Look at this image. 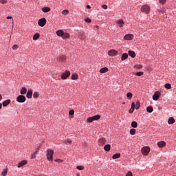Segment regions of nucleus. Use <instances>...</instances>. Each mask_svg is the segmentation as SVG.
Returning <instances> with one entry per match:
<instances>
[{"label":"nucleus","mask_w":176,"mask_h":176,"mask_svg":"<svg viewBox=\"0 0 176 176\" xmlns=\"http://www.w3.org/2000/svg\"><path fill=\"white\" fill-rule=\"evenodd\" d=\"M53 155H54V151L53 150H47V159L49 162H53Z\"/></svg>","instance_id":"nucleus-1"},{"label":"nucleus","mask_w":176,"mask_h":176,"mask_svg":"<svg viewBox=\"0 0 176 176\" xmlns=\"http://www.w3.org/2000/svg\"><path fill=\"white\" fill-rule=\"evenodd\" d=\"M141 10L143 13H145L146 14H149L151 12V7L148 5H144L142 6Z\"/></svg>","instance_id":"nucleus-2"},{"label":"nucleus","mask_w":176,"mask_h":176,"mask_svg":"<svg viewBox=\"0 0 176 176\" xmlns=\"http://www.w3.org/2000/svg\"><path fill=\"white\" fill-rule=\"evenodd\" d=\"M149 152H151V148L148 146H145L142 148V155H144V156H148Z\"/></svg>","instance_id":"nucleus-3"},{"label":"nucleus","mask_w":176,"mask_h":176,"mask_svg":"<svg viewBox=\"0 0 176 176\" xmlns=\"http://www.w3.org/2000/svg\"><path fill=\"white\" fill-rule=\"evenodd\" d=\"M38 24L40 27H45L46 25V19L42 18L38 20Z\"/></svg>","instance_id":"nucleus-4"},{"label":"nucleus","mask_w":176,"mask_h":176,"mask_svg":"<svg viewBox=\"0 0 176 176\" xmlns=\"http://www.w3.org/2000/svg\"><path fill=\"white\" fill-rule=\"evenodd\" d=\"M69 75H71V72H69L68 70H66L65 73L62 74L61 79L65 80L69 76Z\"/></svg>","instance_id":"nucleus-5"},{"label":"nucleus","mask_w":176,"mask_h":176,"mask_svg":"<svg viewBox=\"0 0 176 176\" xmlns=\"http://www.w3.org/2000/svg\"><path fill=\"white\" fill-rule=\"evenodd\" d=\"M16 101L18 102H25V96L23 95H19L16 98Z\"/></svg>","instance_id":"nucleus-6"},{"label":"nucleus","mask_w":176,"mask_h":176,"mask_svg":"<svg viewBox=\"0 0 176 176\" xmlns=\"http://www.w3.org/2000/svg\"><path fill=\"white\" fill-rule=\"evenodd\" d=\"M106 143H107V139H105V138H101L98 140V145L100 146H103V145H105Z\"/></svg>","instance_id":"nucleus-7"},{"label":"nucleus","mask_w":176,"mask_h":176,"mask_svg":"<svg viewBox=\"0 0 176 176\" xmlns=\"http://www.w3.org/2000/svg\"><path fill=\"white\" fill-rule=\"evenodd\" d=\"M118 53V51H116V50H110L108 52V54L109 56H110V57H113L115 56H117Z\"/></svg>","instance_id":"nucleus-8"},{"label":"nucleus","mask_w":176,"mask_h":176,"mask_svg":"<svg viewBox=\"0 0 176 176\" xmlns=\"http://www.w3.org/2000/svg\"><path fill=\"white\" fill-rule=\"evenodd\" d=\"M161 94L160 91H155L154 95L153 96V100H154V101H157V100H159V98H160Z\"/></svg>","instance_id":"nucleus-9"},{"label":"nucleus","mask_w":176,"mask_h":176,"mask_svg":"<svg viewBox=\"0 0 176 176\" xmlns=\"http://www.w3.org/2000/svg\"><path fill=\"white\" fill-rule=\"evenodd\" d=\"M124 39H125V41H131L132 39H134V35L131 34H126L124 36Z\"/></svg>","instance_id":"nucleus-10"},{"label":"nucleus","mask_w":176,"mask_h":176,"mask_svg":"<svg viewBox=\"0 0 176 176\" xmlns=\"http://www.w3.org/2000/svg\"><path fill=\"white\" fill-rule=\"evenodd\" d=\"M67 60V56L65 55H62L58 58V61L59 63H65V60Z\"/></svg>","instance_id":"nucleus-11"},{"label":"nucleus","mask_w":176,"mask_h":176,"mask_svg":"<svg viewBox=\"0 0 176 176\" xmlns=\"http://www.w3.org/2000/svg\"><path fill=\"white\" fill-rule=\"evenodd\" d=\"M157 145L159 148H164V146H166V142L164 141L158 142Z\"/></svg>","instance_id":"nucleus-12"},{"label":"nucleus","mask_w":176,"mask_h":176,"mask_svg":"<svg viewBox=\"0 0 176 176\" xmlns=\"http://www.w3.org/2000/svg\"><path fill=\"white\" fill-rule=\"evenodd\" d=\"M27 164V160H23L18 164V168L23 167V166H25Z\"/></svg>","instance_id":"nucleus-13"},{"label":"nucleus","mask_w":176,"mask_h":176,"mask_svg":"<svg viewBox=\"0 0 176 176\" xmlns=\"http://www.w3.org/2000/svg\"><path fill=\"white\" fill-rule=\"evenodd\" d=\"M117 24L118 27L122 28L123 25H124V21H123L122 19H119L117 21Z\"/></svg>","instance_id":"nucleus-14"},{"label":"nucleus","mask_w":176,"mask_h":176,"mask_svg":"<svg viewBox=\"0 0 176 176\" xmlns=\"http://www.w3.org/2000/svg\"><path fill=\"white\" fill-rule=\"evenodd\" d=\"M128 58H129V54L127 53H124L122 55L121 60L124 61V60H127Z\"/></svg>","instance_id":"nucleus-15"},{"label":"nucleus","mask_w":176,"mask_h":176,"mask_svg":"<svg viewBox=\"0 0 176 176\" xmlns=\"http://www.w3.org/2000/svg\"><path fill=\"white\" fill-rule=\"evenodd\" d=\"M168 124H174L175 123V120L173 117H170L168 120Z\"/></svg>","instance_id":"nucleus-16"},{"label":"nucleus","mask_w":176,"mask_h":176,"mask_svg":"<svg viewBox=\"0 0 176 176\" xmlns=\"http://www.w3.org/2000/svg\"><path fill=\"white\" fill-rule=\"evenodd\" d=\"M128 54L129 56H130V57H132V58H134L135 57V52L134 51L129 50L128 52Z\"/></svg>","instance_id":"nucleus-17"},{"label":"nucleus","mask_w":176,"mask_h":176,"mask_svg":"<svg viewBox=\"0 0 176 176\" xmlns=\"http://www.w3.org/2000/svg\"><path fill=\"white\" fill-rule=\"evenodd\" d=\"M109 71V69L107 67H103L100 69V74H105L106 72H108Z\"/></svg>","instance_id":"nucleus-18"},{"label":"nucleus","mask_w":176,"mask_h":176,"mask_svg":"<svg viewBox=\"0 0 176 176\" xmlns=\"http://www.w3.org/2000/svg\"><path fill=\"white\" fill-rule=\"evenodd\" d=\"M27 98H32V91L28 90L26 94Z\"/></svg>","instance_id":"nucleus-19"},{"label":"nucleus","mask_w":176,"mask_h":176,"mask_svg":"<svg viewBox=\"0 0 176 176\" xmlns=\"http://www.w3.org/2000/svg\"><path fill=\"white\" fill-rule=\"evenodd\" d=\"M10 102H11L10 99H8V100L3 101V107H8V105L9 104H10Z\"/></svg>","instance_id":"nucleus-20"},{"label":"nucleus","mask_w":176,"mask_h":176,"mask_svg":"<svg viewBox=\"0 0 176 176\" xmlns=\"http://www.w3.org/2000/svg\"><path fill=\"white\" fill-rule=\"evenodd\" d=\"M104 149L106 151V152H109V151H111V144H106L104 146Z\"/></svg>","instance_id":"nucleus-21"},{"label":"nucleus","mask_w":176,"mask_h":176,"mask_svg":"<svg viewBox=\"0 0 176 176\" xmlns=\"http://www.w3.org/2000/svg\"><path fill=\"white\" fill-rule=\"evenodd\" d=\"M56 35H58V36H62L63 35H64V31L59 30L58 31H56Z\"/></svg>","instance_id":"nucleus-22"},{"label":"nucleus","mask_w":176,"mask_h":176,"mask_svg":"<svg viewBox=\"0 0 176 176\" xmlns=\"http://www.w3.org/2000/svg\"><path fill=\"white\" fill-rule=\"evenodd\" d=\"M146 111L148 112V113H152V112H153V107L151 106L147 107Z\"/></svg>","instance_id":"nucleus-23"},{"label":"nucleus","mask_w":176,"mask_h":176,"mask_svg":"<svg viewBox=\"0 0 176 176\" xmlns=\"http://www.w3.org/2000/svg\"><path fill=\"white\" fill-rule=\"evenodd\" d=\"M42 10L44 12V13H47V12H50V8L44 7L42 8Z\"/></svg>","instance_id":"nucleus-24"},{"label":"nucleus","mask_w":176,"mask_h":176,"mask_svg":"<svg viewBox=\"0 0 176 176\" xmlns=\"http://www.w3.org/2000/svg\"><path fill=\"white\" fill-rule=\"evenodd\" d=\"M63 39H68L69 38V34L68 33H63L62 36Z\"/></svg>","instance_id":"nucleus-25"},{"label":"nucleus","mask_w":176,"mask_h":176,"mask_svg":"<svg viewBox=\"0 0 176 176\" xmlns=\"http://www.w3.org/2000/svg\"><path fill=\"white\" fill-rule=\"evenodd\" d=\"M131 126L135 129L138 126V123H137L135 121H133L131 122Z\"/></svg>","instance_id":"nucleus-26"},{"label":"nucleus","mask_w":176,"mask_h":176,"mask_svg":"<svg viewBox=\"0 0 176 176\" xmlns=\"http://www.w3.org/2000/svg\"><path fill=\"white\" fill-rule=\"evenodd\" d=\"M37 39H39V33H36L33 36V41H36Z\"/></svg>","instance_id":"nucleus-27"},{"label":"nucleus","mask_w":176,"mask_h":176,"mask_svg":"<svg viewBox=\"0 0 176 176\" xmlns=\"http://www.w3.org/2000/svg\"><path fill=\"white\" fill-rule=\"evenodd\" d=\"M21 94H25V93H27V88L25 87H22V89H21L20 91Z\"/></svg>","instance_id":"nucleus-28"},{"label":"nucleus","mask_w":176,"mask_h":176,"mask_svg":"<svg viewBox=\"0 0 176 176\" xmlns=\"http://www.w3.org/2000/svg\"><path fill=\"white\" fill-rule=\"evenodd\" d=\"M119 157H120V153H116L113 155L112 159H119Z\"/></svg>","instance_id":"nucleus-29"},{"label":"nucleus","mask_w":176,"mask_h":176,"mask_svg":"<svg viewBox=\"0 0 176 176\" xmlns=\"http://www.w3.org/2000/svg\"><path fill=\"white\" fill-rule=\"evenodd\" d=\"M126 97L129 100H131V98H133V94L131 92L127 93Z\"/></svg>","instance_id":"nucleus-30"},{"label":"nucleus","mask_w":176,"mask_h":176,"mask_svg":"<svg viewBox=\"0 0 176 176\" xmlns=\"http://www.w3.org/2000/svg\"><path fill=\"white\" fill-rule=\"evenodd\" d=\"M72 79L73 80H76V79H78V74H73L72 75Z\"/></svg>","instance_id":"nucleus-31"},{"label":"nucleus","mask_w":176,"mask_h":176,"mask_svg":"<svg viewBox=\"0 0 176 176\" xmlns=\"http://www.w3.org/2000/svg\"><path fill=\"white\" fill-rule=\"evenodd\" d=\"M2 176H6L8 175V169H3V170L1 173Z\"/></svg>","instance_id":"nucleus-32"},{"label":"nucleus","mask_w":176,"mask_h":176,"mask_svg":"<svg viewBox=\"0 0 176 176\" xmlns=\"http://www.w3.org/2000/svg\"><path fill=\"white\" fill-rule=\"evenodd\" d=\"M140 101H137L136 102V104H135V109H140Z\"/></svg>","instance_id":"nucleus-33"},{"label":"nucleus","mask_w":176,"mask_h":176,"mask_svg":"<svg viewBox=\"0 0 176 176\" xmlns=\"http://www.w3.org/2000/svg\"><path fill=\"white\" fill-rule=\"evenodd\" d=\"M92 118H93L94 120H98V119H100L101 116L96 115V116H93Z\"/></svg>","instance_id":"nucleus-34"},{"label":"nucleus","mask_w":176,"mask_h":176,"mask_svg":"<svg viewBox=\"0 0 176 176\" xmlns=\"http://www.w3.org/2000/svg\"><path fill=\"white\" fill-rule=\"evenodd\" d=\"M87 122L88 123H91V122H94V120L93 117H89L87 118Z\"/></svg>","instance_id":"nucleus-35"},{"label":"nucleus","mask_w":176,"mask_h":176,"mask_svg":"<svg viewBox=\"0 0 176 176\" xmlns=\"http://www.w3.org/2000/svg\"><path fill=\"white\" fill-rule=\"evenodd\" d=\"M68 13H69V11L68 10H64L63 12H62V14L63 16H67V14H68Z\"/></svg>","instance_id":"nucleus-36"},{"label":"nucleus","mask_w":176,"mask_h":176,"mask_svg":"<svg viewBox=\"0 0 176 176\" xmlns=\"http://www.w3.org/2000/svg\"><path fill=\"white\" fill-rule=\"evenodd\" d=\"M33 97H34V98H38V97H39V93H38V92H34V93L33 94Z\"/></svg>","instance_id":"nucleus-37"},{"label":"nucleus","mask_w":176,"mask_h":176,"mask_svg":"<svg viewBox=\"0 0 176 176\" xmlns=\"http://www.w3.org/2000/svg\"><path fill=\"white\" fill-rule=\"evenodd\" d=\"M134 68H136L137 69H141V68H142V65H135Z\"/></svg>","instance_id":"nucleus-38"},{"label":"nucleus","mask_w":176,"mask_h":176,"mask_svg":"<svg viewBox=\"0 0 176 176\" xmlns=\"http://www.w3.org/2000/svg\"><path fill=\"white\" fill-rule=\"evenodd\" d=\"M165 88L168 89H171V84L170 83L165 84Z\"/></svg>","instance_id":"nucleus-39"},{"label":"nucleus","mask_w":176,"mask_h":176,"mask_svg":"<svg viewBox=\"0 0 176 176\" xmlns=\"http://www.w3.org/2000/svg\"><path fill=\"white\" fill-rule=\"evenodd\" d=\"M130 134H131V135H134L135 134V129H131L130 130Z\"/></svg>","instance_id":"nucleus-40"},{"label":"nucleus","mask_w":176,"mask_h":176,"mask_svg":"<svg viewBox=\"0 0 176 176\" xmlns=\"http://www.w3.org/2000/svg\"><path fill=\"white\" fill-rule=\"evenodd\" d=\"M142 75H144V72H138L136 73L137 76H142Z\"/></svg>","instance_id":"nucleus-41"},{"label":"nucleus","mask_w":176,"mask_h":176,"mask_svg":"<svg viewBox=\"0 0 176 176\" xmlns=\"http://www.w3.org/2000/svg\"><path fill=\"white\" fill-rule=\"evenodd\" d=\"M76 168L78 170H85V166H77Z\"/></svg>","instance_id":"nucleus-42"},{"label":"nucleus","mask_w":176,"mask_h":176,"mask_svg":"<svg viewBox=\"0 0 176 176\" xmlns=\"http://www.w3.org/2000/svg\"><path fill=\"white\" fill-rule=\"evenodd\" d=\"M131 108V109H133V111H134V109H135V103L134 102H132Z\"/></svg>","instance_id":"nucleus-43"},{"label":"nucleus","mask_w":176,"mask_h":176,"mask_svg":"<svg viewBox=\"0 0 176 176\" xmlns=\"http://www.w3.org/2000/svg\"><path fill=\"white\" fill-rule=\"evenodd\" d=\"M0 3L5 5V3H8V0H0Z\"/></svg>","instance_id":"nucleus-44"},{"label":"nucleus","mask_w":176,"mask_h":176,"mask_svg":"<svg viewBox=\"0 0 176 176\" xmlns=\"http://www.w3.org/2000/svg\"><path fill=\"white\" fill-rule=\"evenodd\" d=\"M19 49V46L17 45H14L12 46V50H17Z\"/></svg>","instance_id":"nucleus-45"},{"label":"nucleus","mask_w":176,"mask_h":176,"mask_svg":"<svg viewBox=\"0 0 176 176\" xmlns=\"http://www.w3.org/2000/svg\"><path fill=\"white\" fill-rule=\"evenodd\" d=\"M39 149H41V146L36 148L34 153L38 155V152H39Z\"/></svg>","instance_id":"nucleus-46"},{"label":"nucleus","mask_w":176,"mask_h":176,"mask_svg":"<svg viewBox=\"0 0 176 176\" xmlns=\"http://www.w3.org/2000/svg\"><path fill=\"white\" fill-rule=\"evenodd\" d=\"M75 113V111L74 110H70L69 111V115H70V116H72V115H74Z\"/></svg>","instance_id":"nucleus-47"},{"label":"nucleus","mask_w":176,"mask_h":176,"mask_svg":"<svg viewBox=\"0 0 176 176\" xmlns=\"http://www.w3.org/2000/svg\"><path fill=\"white\" fill-rule=\"evenodd\" d=\"M85 21L86 23H91V19H90L89 18H87L85 19Z\"/></svg>","instance_id":"nucleus-48"},{"label":"nucleus","mask_w":176,"mask_h":176,"mask_svg":"<svg viewBox=\"0 0 176 176\" xmlns=\"http://www.w3.org/2000/svg\"><path fill=\"white\" fill-rule=\"evenodd\" d=\"M159 2H160V3L164 5V3H166V0H159Z\"/></svg>","instance_id":"nucleus-49"},{"label":"nucleus","mask_w":176,"mask_h":176,"mask_svg":"<svg viewBox=\"0 0 176 176\" xmlns=\"http://www.w3.org/2000/svg\"><path fill=\"white\" fill-rule=\"evenodd\" d=\"M67 142L68 144H72V141L71 140H69V139H68L67 140H65V144H67Z\"/></svg>","instance_id":"nucleus-50"},{"label":"nucleus","mask_w":176,"mask_h":176,"mask_svg":"<svg viewBox=\"0 0 176 176\" xmlns=\"http://www.w3.org/2000/svg\"><path fill=\"white\" fill-rule=\"evenodd\" d=\"M36 155L35 154V153H34L33 154L31 155V159H35V157H36Z\"/></svg>","instance_id":"nucleus-51"},{"label":"nucleus","mask_w":176,"mask_h":176,"mask_svg":"<svg viewBox=\"0 0 176 176\" xmlns=\"http://www.w3.org/2000/svg\"><path fill=\"white\" fill-rule=\"evenodd\" d=\"M126 176H133V173H131V171H129L126 173Z\"/></svg>","instance_id":"nucleus-52"},{"label":"nucleus","mask_w":176,"mask_h":176,"mask_svg":"<svg viewBox=\"0 0 176 176\" xmlns=\"http://www.w3.org/2000/svg\"><path fill=\"white\" fill-rule=\"evenodd\" d=\"M102 9H108V6L107 5H102Z\"/></svg>","instance_id":"nucleus-53"},{"label":"nucleus","mask_w":176,"mask_h":176,"mask_svg":"<svg viewBox=\"0 0 176 176\" xmlns=\"http://www.w3.org/2000/svg\"><path fill=\"white\" fill-rule=\"evenodd\" d=\"M94 30H100V26L96 25V26L94 27Z\"/></svg>","instance_id":"nucleus-54"},{"label":"nucleus","mask_w":176,"mask_h":176,"mask_svg":"<svg viewBox=\"0 0 176 176\" xmlns=\"http://www.w3.org/2000/svg\"><path fill=\"white\" fill-rule=\"evenodd\" d=\"M133 112H134V110H133V109H129V113H133Z\"/></svg>","instance_id":"nucleus-55"},{"label":"nucleus","mask_w":176,"mask_h":176,"mask_svg":"<svg viewBox=\"0 0 176 176\" xmlns=\"http://www.w3.org/2000/svg\"><path fill=\"white\" fill-rule=\"evenodd\" d=\"M87 9H91V6H90L89 5L87 6Z\"/></svg>","instance_id":"nucleus-56"},{"label":"nucleus","mask_w":176,"mask_h":176,"mask_svg":"<svg viewBox=\"0 0 176 176\" xmlns=\"http://www.w3.org/2000/svg\"><path fill=\"white\" fill-rule=\"evenodd\" d=\"M12 19V16H7V20H10Z\"/></svg>","instance_id":"nucleus-57"},{"label":"nucleus","mask_w":176,"mask_h":176,"mask_svg":"<svg viewBox=\"0 0 176 176\" xmlns=\"http://www.w3.org/2000/svg\"><path fill=\"white\" fill-rule=\"evenodd\" d=\"M2 109V103H0V109Z\"/></svg>","instance_id":"nucleus-58"},{"label":"nucleus","mask_w":176,"mask_h":176,"mask_svg":"<svg viewBox=\"0 0 176 176\" xmlns=\"http://www.w3.org/2000/svg\"><path fill=\"white\" fill-rule=\"evenodd\" d=\"M2 100V95L0 94V101Z\"/></svg>","instance_id":"nucleus-59"},{"label":"nucleus","mask_w":176,"mask_h":176,"mask_svg":"<svg viewBox=\"0 0 176 176\" xmlns=\"http://www.w3.org/2000/svg\"><path fill=\"white\" fill-rule=\"evenodd\" d=\"M56 162H61V160H56Z\"/></svg>","instance_id":"nucleus-60"},{"label":"nucleus","mask_w":176,"mask_h":176,"mask_svg":"<svg viewBox=\"0 0 176 176\" xmlns=\"http://www.w3.org/2000/svg\"><path fill=\"white\" fill-rule=\"evenodd\" d=\"M77 176H80V173H77Z\"/></svg>","instance_id":"nucleus-61"}]
</instances>
